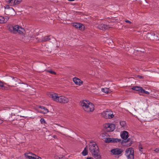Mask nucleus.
Returning a JSON list of instances; mask_svg holds the SVG:
<instances>
[{
	"label": "nucleus",
	"mask_w": 159,
	"mask_h": 159,
	"mask_svg": "<svg viewBox=\"0 0 159 159\" xmlns=\"http://www.w3.org/2000/svg\"><path fill=\"white\" fill-rule=\"evenodd\" d=\"M89 150L95 159H101L99 148L97 144L94 142H90L89 144Z\"/></svg>",
	"instance_id": "obj_1"
},
{
	"label": "nucleus",
	"mask_w": 159,
	"mask_h": 159,
	"mask_svg": "<svg viewBox=\"0 0 159 159\" xmlns=\"http://www.w3.org/2000/svg\"><path fill=\"white\" fill-rule=\"evenodd\" d=\"M80 104L82 108L86 112H92L94 110V105L88 100H84L81 101Z\"/></svg>",
	"instance_id": "obj_2"
},
{
	"label": "nucleus",
	"mask_w": 159,
	"mask_h": 159,
	"mask_svg": "<svg viewBox=\"0 0 159 159\" xmlns=\"http://www.w3.org/2000/svg\"><path fill=\"white\" fill-rule=\"evenodd\" d=\"M48 96L53 101L63 103H67L69 102L68 99L64 96H58L56 93H50Z\"/></svg>",
	"instance_id": "obj_3"
},
{
	"label": "nucleus",
	"mask_w": 159,
	"mask_h": 159,
	"mask_svg": "<svg viewBox=\"0 0 159 159\" xmlns=\"http://www.w3.org/2000/svg\"><path fill=\"white\" fill-rule=\"evenodd\" d=\"M8 30L13 33H18L20 34H22L24 31V29L18 25H10L8 27Z\"/></svg>",
	"instance_id": "obj_4"
},
{
	"label": "nucleus",
	"mask_w": 159,
	"mask_h": 159,
	"mask_svg": "<svg viewBox=\"0 0 159 159\" xmlns=\"http://www.w3.org/2000/svg\"><path fill=\"white\" fill-rule=\"evenodd\" d=\"M125 155L128 159H134V150L133 148H127L125 151Z\"/></svg>",
	"instance_id": "obj_5"
},
{
	"label": "nucleus",
	"mask_w": 159,
	"mask_h": 159,
	"mask_svg": "<svg viewBox=\"0 0 159 159\" xmlns=\"http://www.w3.org/2000/svg\"><path fill=\"white\" fill-rule=\"evenodd\" d=\"M102 115L103 117L106 119H111L114 116L112 111L109 110L103 111L102 113Z\"/></svg>",
	"instance_id": "obj_6"
},
{
	"label": "nucleus",
	"mask_w": 159,
	"mask_h": 159,
	"mask_svg": "<svg viewBox=\"0 0 159 159\" xmlns=\"http://www.w3.org/2000/svg\"><path fill=\"white\" fill-rule=\"evenodd\" d=\"M120 136L125 142L130 141V138H128L129 137L128 133L127 131H124L120 134Z\"/></svg>",
	"instance_id": "obj_7"
},
{
	"label": "nucleus",
	"mask_w": 159,
	"mask_h": 159,
	"mask_svg": "<svg viewBox=\"0 0 159 159\" xmlns=\"http://www.w3.org/2000/svg\"><path fill=\"white\" fill-rule=\"evenodd\" d=\"M115 125L113 124L107 123L104 125V127L108 132L113 131L115 129Z\"/></svg>",
	"instance_id": "obj_8"
},
{
	"label": "nucleus",
	"mask_w": 159,
	"mask_h": 159,
	"mask_svg": "<svg viewBox=\"0 0 159 159\" xmlns=\"http://www.w3.org/2000/svg\"><path fill=\"white\" fill-rule=\"evenodd\" d=\"M5 12L7 15L10 16H14L16 14L14 9L12 7L5 10Z\"/></svg>",
	"instance_id": "obj_9"
},
{
	"label": "nucleus",
	"mask_w": 159,
	"mask_h": 159,
	"mask_svg": "<svg viewBox=\"0 0 159 159\" xmlns=\"http://www.w3.org/2000/svg\"><path fill=\"white\" fill-rule=\"evenodd\" d=\"M38 111L39 112L45 114L48 113L49 112V110L46 107L40 106L38 109Z\"/></svg>",
	"instance_id": "obj_10"
},
{
	"label": "nucleus",
	"mask_w": 159,
	"mask_h": 159,
	"mask_svg": "<svg viewBox=\"0 0 159 159\" xmlns=\"http://www.w3.org/2000/svg\"><path fill=\"white\" fill-rule=\"evenodd\" d=\"M73 26L76 28H78L80 30H83L84 29V26L81 24L78 23H74L73 24Z\"/></svg>",
	"instance_id": "obj_11"
},
{
	"label": "nucleus",
	"mask_w": 159,
	"mask_h": 159,
	"mask_svg": "<svg viewBox=\"0 0 159 159\" xmlns=\"http://www.w3.org/2000/svg\"><path fill=\"white\" fill-rule=\"evenodd\" d=\"M111 152L114 155H119L121 154L122 152L121 149L119 148H115L112 149L111 150Z\"/></svg>",
	"instance_id": "obj_12"
},
{
	"label": "nucleus",
	"mask_w": 159,
	"mask_h": 159,
	"mask_svg": "<svg viewBox=\"0 0 159 159\" xmlns=\"http://www.w3.org/2000/svg\"><path fill=\"white\" fill-rule=\"evenodd\" d=\"M100 30H104L108 29L110 27L108 25L105 24H101L98 25L97 27Z\"/></svg>",
	"instance_id": "obj_13"
},
{
	"label": "nucleus",
	"mask_w": 159,
	"mask_h": 159,
	"mask_svg": "<svg viewBox=\"0 0 159 159\" xmlns=\"http://www.w3.org/2000/svg\"><path fill=\"white\" fill-rule=\"evenodd\" d=\"M53 38L52 36H45L43 37L41 39H39V40H38L39 42L43 41L46 42L50 40L51 38Z\"/></svg>",
	"instance_id": "obj_14"
},
{
	"label": "nucleus",
	"mask_w": 159,
	"mask_h": 159,
	"mask_svg": "<svg viewBox=\"0 0 159 159\" xmlns=\"http://www.w3.org/2000/svg\"><path fill=\"white\" fill-rule=\"evenodd\" d=\"M73 80L76 85H81L83 83L80 80L75 77L74 78Z\"/></svg>",
	"instance_id": "obj_15"
},
{
	"label": "nucleus",
	"mask_w": 159,
	"mask_h": 159,
	"mask_svg": "<svg viewBox=\"0 0 159 159\" xmlns=\"http://www.w3.org/2000/svg\"><path fill=\"white\" fill-rule=\"evenodd\" d=\"M8 16H5V17L0 16V23H3L6 22L9 19Z\"/></svg>",
	"instance_id": "obj_16"
},
{
	"label": "nucleus",
	"mask_w": 159,
	"mask_h": 159,
	"mask_svg": "<svg viewBox=\"0 0 159 159\" xmlns=\"http://www.w3.org/2000/svg\"><path fill=\"white\" fill-rule=\"evenodd\" d=\"M6 84L0 81V89L2 90H7L8 89L4 85L5 84Z\"/></svg>",
	"instance_id": "obj_17"
},
{
	"label": "nucleus",
	"mask_w": 159,
	"mask_h": 159,
	"mask_svg": "<svg viewBox=\"0 0 159 159\" xmlns=\"http://www.w3.org/2000/svg\"><path fill=\"white\" fill-rule=\"evenodd\" d=\"M142 89L141 87L137 86L133 87L132 88L133 90H135L139 93H141Z\"/></svg>",
	"instance_id": "obj_18"
},
{
	"label": "nucleus",
	"mask_w": 159,
	"mask_h": 159,
	"mask_svg": "<svg viewBox=\"0 0 159 159\" xmlns=\"http://www.w3.org/2000/svg\"><path fill=\"white\" fill-rule=\"evenodd\" d=\"M13 2L12 3V6H14L20 4L22 1L21 0H13Z\"/></svg>",
	"instance_id": "obj_19"
},
{
	"label": "nucleus",
	"mask_w": 159,
	"mask_h": 159,
	"mask_svg": "<svg viewBox=\"0 0 159 159\" xmlns=\"http://www.w3.org/2000/svg\"><path fill=\"white\" fill-rule=\"evenodd\" d=\"M87 146L85 147L82 152V155L85 156L88 154Z\"/></svg>",
	"instance_id": "obj_20"
},
{
	"label": "nucleus",
	"mask_w": 159,
	"mask_h": 159,
	"mask_svg": "<svg viewBox=\"0 0 159 159\" xmlns=\"http://www.w3.org/2000/svg\"><path fill=\"white\" fill-rule=\"evenodd\" d=\"M121 140L117 138H111V143L120 142Z\"/></svg>",
	"instance_id": "obj_21"
},
{
	"label": "nucleus",
	"mask_w": 159,
	"mask_h": 159,
	"mask_svg": "<svg viewBox=\"0 0 159 159\" xmlns=\"http://www.w3.org/2000/svg\"><path fill=\"white\" fill-rule=\"evenodd\" d=\"M64 156L61 155L56 154L54 156V158L55 159H62L63 158Z\"/></svg>",
	"instance_id": "obj_22"
},
{
	"label": "nucleus",
	"mask_w": 159,
	"mask_h": 159,
	"mask_svg": "<svg viewBox=\"0 0 159 159\" xmlns=\"http://www.w3.org/2000/svg\"><path fill=\"white\" fill-rule=\"evenodd\" d=\"M120 124L122 127H125L126 125V123L125 121H121L120 122Z\"/></svg>",
	"instance_id": "obj_23"
},
{
	"label": "nucleus",
	"mask_w": 159,
	"mask_h": 159,
	"mask_svg": "<svg viewBox=\"0 0 159 159\" xmlns=\"http://www.w3.org/2000/svg\"><path fill=\"white\" fill-rule=\"evenodd\" d=\"M111 138H107L105 139V142L106 143H111Z\"/></svg>",
	"instance_id": "obj_24"
},
{
	"label": "nucleus",
	"mask_w": 159,
	"mask_h": 159,
	"mask_svg": "<svg viewBox=\"0 0 159 159\" xmlns=\"http://www.w3.org/2000/svg\"><path fill=\"white\" fill-rule=\"evenodd\" d=\"M46 71L47 72H49L50 73L52 74H53V75H56V73L55 72L52 70H46Z\"/></svg>",
	"instance_id": "obj_25"
},
{
	"label": "nucleus",
	"mask_w": 159,
	"mask_h": 159,
	"mask_svg": "<svg viewBox=\"0 0 159 159\" xmlns=\"http://www.w3.org/2000/svg\"><path fill=\"white\" fill-rule=\"evenodd\" d=\"M102 91L105 93H108V89L107 88H102L101 89Z\"/></svg>",
	"instance_id": "obj_26"
},
{
	"label": "nucleus",
	"mask_w": 159,
	"mask_h": 159,
	"mask_svg": "<svg viewBox=\"0 0 159 159\" xmlns=\"http://www.w3.org/2000/svg\"><path fill=\"white\" fill-rule=\"evenodd\" d=\"M6 1L7 3L12 6V3L13 2V0H6Z\"/></svg>",
	"instance_id": "obj_27"
},
{
	"label": "nucleus",
	"mask_w": 159,
	"mask_h": 159,
	"mask_svg": "<svg viewBox=\"0 0 159 159\" xmlns=\"http://www.w3.org/2000/svg\"><path fill=\"white\" fill-rule=\"evenodd\" d=\"M141 93H144V94H149V93L147 91H146L145 90H144L143 89H142V91H141Z\"/></svg>",
	"instance_id": "obj_28"
},
{
	"label": "nucleus",
	"mask_w": 159,
	"mask_h": 159,
	"mask_svg": "<svg viewBox=\"0 0 159 159\" xmlns=\"http://www.w3.org/2000/svg\"><path fill=\"white\" fill-rule=\"evenodd\" d=\"M25 156L26 158H28L29 159H31L32 156L28 155V154H25Z\"/></svg>",
	"instance_id": "obj_29"
},
{
	"label": "nucleus",
	"mask_w": 159,
	"mask_h": 159,
	"mask_svg": "<svg viewBox=\"0 0 159 159\" xmlns=\"http://www.w3.org/2000/svg\"><path fill=\"white\" fill-rule=\"evenodd\" d=\"M40 122L42 124L45 123L46 122L43 118H41L40 119Z\"/></svg>",
	"instance_id": "obj_30"
},
{
	"label": "nucleus",
	"mask_w": 159,
	"mask_h": 159,
	"mask_svg": "<svg viewBox=\"0 0 159 159\" xmlns=\"http://www.w3.org/2000/svg\"><path fill=\"white\" fill-rule=\"evenodd\" d=\"M139 150L141 152H142L143 150V148L142 147L141 145H139Z\"/></svg>",
	"instance_id": "obj_31"
},
{
	"label": "nucleus",
	"mask_w": 159,
	"mask_h": 159,
	"mask_svg": "<svg viewBox=\"0 0 159 159\" xmlns=\"http://www.w3.org/2000/svg\"><path fill=\"white\" fill-rule=\"evenodd\" d=\"M11 8V7H10L8 5H6L5 6V10H6L7 9H8V8Z\"/></svg>",
	"instance_id": "obj_32"
},
{
	"label": "nucleus",
	"mask_w": 159,
	"mask_h": 159,
	"mask_svg": "<svg viewBox=\"0 0 159 159\" xmlns=\"http://www.w3.org/2000/svg\"><path fill=\"white\" fill-rule=\"evenodd\" d=\"M154 151L156 152L159 153V148H156Z\"/></svg>",
	"instance_id": "obj_33"
},
{
	"label": "nucleus",
	"mask_w": 159,
	"mask_h": 159,
	"mask_svg": "<svg viewBox=\"0 0 159 159\" xmlns=\"http://www.w3.org/2000/svg\"><path fill=\"white\" fill-rule=\"evenodd\" d=\"M125 22H126L127 23H129V24H131V22H130L129 20H125Z\"/></svg>",
	"instance_id": "obj_34"
},
{
	"label": "nucleus",
	"mask_w": 159,
	"mask_h": 159,
	"mask_svg": "<svg viewBox=\"0 0 159 159\" xmlns=\"http://www.w3.org/2000/svg\"><path fill=\"white\" fill-rule=\"evenodd\" d=\"M138 77L139 79L143 78V77L141 75H138Z\"/></svg>",
	"instance_id": "obj_35"
},
{
	"label": "nucleus",
	"mask_w": 159,
	"mask_h": 159,
	"mask_svg": "<svg viewBox=\"0 0 159 159\" xmlns=\"http://www.w3.org/2000/svg\"><path fill=\"white\" fill-rule=\"evenodd\" d=\"M36 159H41V158L39 156H36Z\"/></svg>",
	"instance_id": "obj_36"
},
{
	"label": "nucleus",
	"mask_w": 159,
	"mask_h": 159,
	"mask_svg": "<svg viewBox=\"0 0 159 159\" xmlns=\"http://www.w3.org/2000/svg\"><path fill=\"white\" fill-rule=\"evenodd\" d=\"M31 159H36V157H34L32 156Z\"/></svg>",
	"instance_id": "obj_37"
},
{
	"label": "nucleus",
	"mask_w": 159,
	"mask_h": 159,
	"mask_svg": "<svg viewBox=\"0 0 159 159\" xmlns=\"http://www.w3.org/2000/svg\"><path fill=\"white\" fill-rule=\"evenodd\" d=\"M3 123V120L1 119H0V124H2Z\"/></svg>",
	"instance_id": "obj_38"
},
{
	"label": "nucleus",
	"mask_w": 159,
	"mask_h": 159,
	"mask_svg": "<svg viewBox=\"0 0 159 159\" xmlns=\"http://www.w3.org/2000/svg\"><path fill=\"white\" fill-rule=\"evenodd\" d=\"M15 114H14L11 113V117H12V116H15Z\"/></svg>",
	"instance_id": "obj_39"
},
{
	"label": "nucleus",
	"mask_w": 159,
	"mask_h": 159,
	"mask_svg": "<svg viewBox=\"0 0 159 159\" xmlns=\"http://www.w3.org/2000/svg\"><path fill=\"white\" fill-rule=\"evenodd\" d=\"M86 159H93L91 157H88Z\"/></svg>",
	"instance_id": "obj_40"
},
{
	"label": "nucleus",
	"mask_w": 159,
	"mask_h": 159,
	"mask_svg": "<svg viewBox=\"0 0 159 159\" xmlns=\"http://www.w3.org/2000/svg\"><path fill=\"white\" fill-rule=\"evenodd\" d=\"M53 137L55 138H57V136L56 135H54Z\"/></svg>",
	"instance_id": "obj_41"
},
{
	"label": "nucleus",
	"mask_w": 159,
	"mask_h": 159,
	"mask_svg": "<svg viewBox=\"0 0 159 159\" xmlns=\"http://www.w3.org/2000/svg\"><path fill=\"white\" fill-rule=\"evenodd\" d=\"M104 135H105V134H102V137H104Z\"/></svg>",
	"instance_id": "obj_42"
},
{
	"label": "nucleus",
	"mask_w": 159,
	"mask_h": 159,
	"mask_svg": "<svg viewBox=\"0 0 159 159\" xmlns=\"http://www.w3.org/2000/svg\"><path fill=\"white\" fill-rule=\"evenodd\" d=\"M60 126L61 127H63L62 126H61V125H60Z\"/></svg>",
	"instance_id": "obj_43"
},
{
	"label": "nucleus",
	"mask_w": 159,
	"mask_h": 159,
	"mask_svg": "<svg viewBox=\"0 0 159 159\" xmlns=\"http://www.w3.org/2000/svg\"><path fill=\"white\" fill-rule=\"evenodd\" d=\"M23 117H25V116H23Z\"/></svg>",
	"instance_id": "obj_44"
}]
</instances>
